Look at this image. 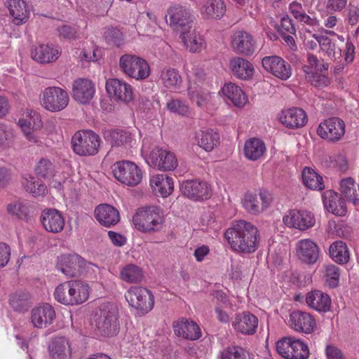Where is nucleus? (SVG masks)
Returning a JSON list of instances; mask_svg holds the SVG:
<instances>
[{"label": "nucleus", "instance_id": "nucleus-1", "mask_svg": "<svg viewBox=\"0 0 359 359\" xmlns=\"http://www.w3.org/2000/svg\"><path fill=\"white\" fill-rule=\"evenodd\" d=\"M224 237L231 249L237 252L250 254L258 248L259 232L257 226L245 220L234 221Z\"/></svg>", "mask_w": 359, "mask_h": 359}, {"label": "nucleus", "instance_id": "nucleus-2", "mask_svg": "<svg viewBox=\"0 0 359 359\" xmlns=\"http://www.w3.org/2000/svg\"><path fill=\"white\" fill-rule=\"evenodd\" d=\"M72 147L74 153L81 156H93L97 154L100 137L91 130L76 132L72 137Z\"/></svg>", "mask_w": 359, "mask_h": 359}, {"label": "nucleus", "instance_id": "nucleus-3", "mask_svg": "<svg viewBox=\"0 0 359 359\" xmlns=\"http://www.w3.org/2000/svg\"><path fill=\"white\" fill-rule=\"evenodd\" d=\"M118 310L116 305L107 303L101 306L96 325L102 335L111 337L118 332Z\"/></svg>", "mask_w": 359, "mask_h": 359}, {"label": "nucleus", "instance_id": "nucleus-4", "mask_svg": "<svg viewBox=\"0 0 359 359\" xmlns=\"http://www.w3.org/2000/svg\"><path fill=\"white\" fill-rule=\"evenodd\" d=\"M111 168L114 177L125 185L135 187L142 181V172L132 161L123 160L116 162Z\"/></svg>", "mask_w": 359, "mask_h": 359}, {"label": "nucleus", "instance_id": "nucleus-5", "mask_svg": "<svg viewBox=\"0 0 359 359\" xmlns=\"http://www.w3.org/2000/svg\"><path fill=\"white\" fill-rule=\"evenodd\" d=\"M119 66L126 74L137 80L144 79L150 74L147 62L135 55H122L119 60Z\"/></svg>", "mask_w": 359, "mask_h": 359}, {"label": "nucleus", "instance_id": "nucleus-6", "mask_svg": "<svg viewBox=\"0 0 359 359\" xmlns=\"http://www.w3.org/2000/svg\"><path fill=\"white\" fill-rule=\"evenodd\" d=\"M126 299L130 306L140 313L145 314L150 311L154 304V297L148 289L140 287H131L126 293Z\"/></svg>", "mask_w": 359, "mask_h": 359}, {"label": "nucleus", "instance_id": "nucleus-7", "mask_svg": "<svg viewBox=\"0 0 359 359\" xmlns=\"http://www.w3.org/2000/svg\"><path fill=\"white\" fill-rule=\"evenodd\" d=\"M68 292V295L60 296L65 305L80 304L86 302L89 296V287L87 283L79 280H69L68 284L59 288V293Z\"/></svg>", "mask_w": 359, "mask_h": 359}, {"label": "nucleus", "instance_id": "nucleus-8", "mask_svg": "<svg viewBox=\"0 0 359 359\" xmlns=\"http://www.w3.org/2000/svg\"><path fill=\"white\" fill-rule=\"evenodd\" d=\"M156 208H148L139 210L133 217V222L138 231L144 233L158 231L162 227V219L158 213L154 212Z\"/></svg>", "mask_w": 359, "mask_h": 359}, {"label": "nucleus", "instance_id": "nucleus-9", "mask_svg": "<svg viewBox=\"0 0 359 359\" xmlns=\"http://www.w3.org/2000/svg\"><path fill=\"white\" fill-rule=\"evenodd\" d=\"M69 100L67 92L60 87H48L43 91L42 106L50 111H60L67 107Z\"/></svg>", "mask_w": 359, "mask_h": 359}, {"label": "nucleus", "instance_id": "nucleus-10", "mask_svg": "<svg viewBox=\"0 0 359 359\" xmlns=\"http://www.w3.org/2000/svg\"><path fill=\"white\" fill-rule=\"evenodd\" d=\"M169 17V20L166 19V22H169L170 27L175 29L188 27L191 28L190 24L193 22V15L191 10L181 4H172L167 10L165 18Z\"/></svg>", "mask_w": 359, "mask_h": 359}, {"label": "nucleus", "instance_id": "nucleus-11", "mask_svg": "<svg viewBox=\"0 0 359 359\" xmlns=\"http://www.w3.org/2000/svg\"><path fill=\"white\" fill-rule=\"evenodd\" d=\"M86 266V260L76 254L60 255L56 264L57 269L68 277L80 276Z\"/></svg>", "mask_w": 359, "mask_h": 359}, {"label": "nucleus", "instance_id": "nucleus-12", "mask_svg": "<svg viewBox=\"0 0 359 359\" xmlns=\"http://www.w3.org/2000/svg\"><path fill=\"white\" fill-rule=\"evenodd\" d=\"M345 133V123L338 117H332L321 123L317 128V134L329 142H337Z\"/></svg>", "mask_w": 359, "mask_h": 359}, {"label": "nucleus", "instance_id": "nucleus-13", "mask_svg": "<svg viewBox=\"0 0 359 359\" xmlns=\"http://www.w3.org/2000/svg\"><path fill=\"white\" fill-rule=\"evenodd\" d=\"M180 191L184 196L194 201L207 200L212 195V189L209 184L198 180L182 182Z\"/></svg>", "mask_w": 359, "mask_h": 359}, {"label": "nucleus", "instance_id": "nucleus-14", "mask_svg": "<svg viewBox=\"0 0 359 359\" xmlns=\"http://www.w3.org/2000/svg\"><path fill=\"white\" fill-rule=\"evenodd\" d=\"M283 222L290 228L304 231L314 226L316 219L311 212L294 209L289 210L285 214Z\"/></svg>", "mask_w": 359, "mask_h": 359}, {"label": "nucleus", "instance_id": "nucleus-15", "mask_svg": "<svg viewBox=\"0 0 359 359\" xmlns=\"http://www.w3.org/2000/svg\"><path fill=\"white\" fill-rule=\"evenodd\" d=\"M231 46L238 54L250 56L256 50V41L245 30H237L231 36Z\"/></svg>", "mask_w": 359, "mask_h": 359}, {"label": "nucleus", "instance_id": "nucleus-16", "mask_svg": "<svg viewBox=\"0 0 359 359\" xmlns=\"http://www.w3.org/2000/svg\"><path fill=\"white\" fill-rule=\"evenodd\" d=\"M106 90L108 94L116 100L128 103L133 98L131 86L118 79H110L106 82Z\"/></svg>", "mask_w": 359, "mask_h": 359}, {"label": "nucleus", "instance_id": "nucleus-17", "mask_svg": "<svg viewBox=\"0 0 359 359\" xmlns=\"http://www.w3.org/2000/svg\"><path fill=\"white\" fill-rule=\"evenodd\" d=\"M149 158L152 165L158 170L169 171L177 166V161L173 153L156 147L151 150Z\"/></svg>", "mask_w": 359, "mask_h": 359}, {"label": "nucleus", "instance_id": "nucleus-18", "mask_svg": "<svg viewBox=\"0 0 359 359\" xmlns=\"http://www.w3.org/2000/svg\"><path fill=\"white\" fill-rule=\"evenodd\" d=\"M278 119L283 126L290 129L303 127L308 121L306 112L299 107L283 110L278 114Z\"/></svg>", "mask_w": 359, "mask_h": 359}, {"label": "nucleus", "instance_id": "nucleus-19", "mask_svg": "<svg viewBox=\"0 0 359 359\" xmlns=\"http://www.w3.org/2000/svg\"><path fill=\"white\" fill-rule=\"evenodd\" d=\"M262 62L267 72L282 80H287L291 76L290 65L278 56L264 57Z\"/></svg>", "mask_w": 359, "mask_h": 359}, {"label": "nucleus", "instance_id": "nucleus-20", "mask_svg": "<svg viewBox=\"0 0 359 359\" xmlns=\"http://www.w3.org/2000/svg\"><path fill=\"white\" fill-rule=\"evenodd\" d=\"M72 93L73 97L76 102L88 104L95 95V85L89 79H78L73 83Z\"/></svg>", "mask_w": 359, "mask_h": 359}, {"label": "nucleus", "instance_id": "nucleus-21", "mask_svg": "<svg viewBox=\"0 0 359 359\" xmlns=\"http://www.w3.org/2000/svg\"><path fill=\"white\" fill-rule=\"evenodd\" d=\"M40 220L43 228L48 232L57 233L64 229L65 219L57 210H44L41 214Z\"/></svg>", "mask_w": 359, "mask_h": 359}, {"label": "nucleus", "instance_id": "nucleus-22", "mask_svg": "<svg viewBox=\"0 0 359 359\" xmlns=\"http://www.w3.org/2000/svg\"><path fill=\"white\" fill-rule=\"evenodd\" d=\"M55 312L49 304H43L32 310L31 321L37 328L46 327L53 323Z\"/></svg>", "mask_w": 359, "mask_h": 359}, {"label": "nucleus", "instance_id": "nucleus-23", "mask_svg": "<svg viewBox=\"0 0 359 359\" xmlns=\"http://www.w3.org/2000/svg\"><path fill=\"white\" fill-rule=\"evenodd\" d=\"M95 217L99 223L107 228L116 225L120 221L118 210L109 204H100L95 209Z\"/></svg>", "mask_w": 359, "mask_h": 359}, {"label": "nucleus", "instance_id": "nucleus-24", "mask_svg": "<svg viewBox=\"0 0 359 359\" xmlns=\"http://www.w3.org/2000/svg\"><path fill=\"white\" fill-rule=\"evenodd\" d=\"M290 319L292 327L297 331L305 334H310L313 332L316 326V320L309 313L302 311H293Z\"/></svg>", "mask_w": 359, "mask_h": 359}, {"label": "nucleus", "instance_id": "nucleus-25", "mask_svg": "<svg viewBox=\"0 0 359 359\" xmlns=\"http://www.w3.org/2000/svg\"><path fill=\"white\" fill-rule=\"evenodd\" d=\"M229 68L232 74L241 80L251 79L255 72L253 65L241 57L231 58L229 61Z\"/></svg>", "mask_w": 359, "mask_h": 359}, {"label": "nucleus", "instance_id": "nucleus-26", "mask_svg": "<svg viewBox=\"0 0 359 359\" xmlns=\"http://www.w3.org/2000/svg\"><path fill=\"white\" fill-rule=\"evenodd\" d=\"M299 259L306 264H314L319 257L318 245L309 239L301 240L297 245Z\"/></svg>", "mask_w": 359, "mask_h": 359}, {"label": "nucleus", "instance_id": "nucleus-27", "mask_svg": "<svg viewBox=\"0 0 359 359\" xmlns=\"http://www.w3.org/2000/svg\"><path fill=\"white\" fill-rule=\"evenodd\" d=\"M306 303L310 308L318 312L326 313L330 309L331 298L327 294L316 290L306 294Z\"/></svg>", "mask_w": 359, "mask_h": 359}, {"label": "nucleus", "instance_id": "nucleus-28", "mask_svg": "<svg viewBox=\"0 0 359 359\" xmlns=\"http://www.w3.org/2000/svg\"><path fill=\"white\" fill-rule=\"evenodd\" d=\"M325 208L332 214L343 216L346 213V206L341 196L332 190H327L323 194Z\"/></svg>", "mask_w": 359, "mask_h": 359}, {"label": "nucleus", "instance_id": "nucleus-29", "mask_svg": "<svg viewBox=\"0 0 359 359\" xmlns=\"http://www.w3.org/2000/svg\"><path fill=\"white\" fill-rule=\"evenodd\" d=\"M175 333L184 339L194 341L201 337L199 326L193 320L182 319L173 325Z\"/></svg>", "mask_w": 359, "mask_h": 359}, {"label": "nucleus", "instance_id": "nucleus-30", "mask_svg": "<svg viewBox=\"0 0 359 359\" xmlns=\"http://www.w3.org/2000/svg\"><path fill=\"white\" fill-rule=\"evenodd\" d=\"M258 325L257 318L250 312L237 314L233 326L238 332L245 334H252Z\"/></svg>", "mask_w": 359, "mask_h": 359}, {"label": "nucleus", "instance_id": "nucleus-31", "mask_svg": "<svg viewBox=\"0 0 359 359\" xmlns=\"http://www.w3.org/2000/svg\"><path fill=\"white\" fill-rule=\"evenodd\" d=\"M50 359H71L69 341L64 337L54 338L48 346Z\"/></svg>", "mask_w": 359, "mask_h": 359}, {"label": "nucleus", "instance_id": "nucleus-32", "mask_svg": "<svg viewBox=\"0 0 359 359\" xmlns=\"http://www.w3.org/2000/svg\"><path fill=\"white\" fill-rule=\"evenodd\" d=\"M60 52L57 47L41 44L32 49V57L40 63H49L55 61L60 56Z\"/></svg>", "mask_w": 359, "mask_h": 359}, {"label": "nucleus", "instance_id": "nucleus-33", "mask_svg": "<svg viewBox=\"0 0 359 359\" xmlns=\"http://www.w3.org/2000/svg\"><path fill=\"white\" fill-rule=\"evenodd\" d=\"M7 4L14 24L20 25L27 21L29 11L23 0H8Z\"/></svg>", "mask_w": 359, "mask_h": 359}, {"label": "nucleus", "instance_id": "nucleus-34", "mask_svg": "<svg viewBox=\"0 0 359 359\" xmlns=\"http://www.w3.org/2000/svg\"><path fill=\"white\" fill-rule=\"evenodd\" d=\"M150 184L154 191L159 194L163 198L170 196L174 189L173 180L167 175L162 174L153 176L150 180Z\"/></svg>", "mask_w": 359, "mask_h": 359}, {"label": "nucleus", "instance_id": "nucleus-35", "mask_svg": "<svg viewBox=\"0 0 359 359\" xmlns=\"http://www.w3.org/2000/svg\"><path fill=\"white\" fill-rule=\"evenodd\" d=\"M340 191L348 202L355 206L359 205V184L353 178L346 177L341 180Z\"/></svg>", "mask_w": 359, "mask_h": 359}, {"label": "nucleus", "instance_id": "nucleus-36", "mask_svg": "<svg viewBox=\"0 0 359 359\" xmlns=\"http://www.w3.org/2000/svg\"><path fill=\"white\" fill-rule=\"evenodd\" d=\"M226 12L223 0H208L202 8L201 13L207 19H220Z\"/></svg>", "mask_w": 359, "mask_h": 359}, {"label": "nucleus", "instance_id": "nucleus-37", "mask_svg": "<svg viewBox=\"0 0 359 359\" xmlns=\"http://www.w3.org/2000/svg\"><path fill=\"white\" fill-rule=\"evenodd\" d=\"M180 38L186 48L191 53H198L203 48L204 40L195 30L182 31Z\"/></svg>", "mask_w": 359, "mask_h": 359}, {"label": "nucleus", "instance_id": "nucleus-38", "mask_svg": "<svg viewBox=\"0 0 359 359\" xmlns=\"http://www.w3.org/2000/svg\"><path fill=\"white\" fill-rule=\"evenodd\" d=\"M265 151V143L259 138H250L245 143L244 154L245 157L250 160H258L264 155Z\"/></svg>", "mask_w": 359, "mask_h": 359}, {"label": "nucleus", "instance_id": "nucleus-39", "mask_svg": "<svg viewBox=\"0 0 359 359\" xmlns=\"http://www.w3.org/2000/svg\"><path fill=\"white\" fill-rule=\"evenodd\" d=\"M198 144L207 151H212L219 144V135L212 129L201 130L196 135Z\"/></svg>", "mask_w": 359, "mask_h": 359}, {"label": "nucleus", "instance_id": "nucleus-40", "mask_svg": "<svg viewBox=\"0 0 359 359\" xmlns=\"http://www.w3.org/2000/svg\"><path fill=\"white\" fill-rule=\"evenodd\" d=\"M222 92L235 106L242 107L247 102V97L244 92L240 87L233 83L224 85Z\"/></svg>", "mask_w": 359, "mask_h": 359}, {"label": "nucleus", "instance_id": "nucleus-41", "mask_svg": "<svg viewBox=\"0 0 359 359\" xmlns=\"http://www.w3.org/2000/svg\"><path fill=\"white\" fill-rule=\"evenodd\" d=\"M330 255L333 261L336 263L344 264L348 262L350 254L346 244L341 241H337L334 242L330 246Z\"/></svg>", "mask_w": 359, "mask_h": 359}, {"label": "nucleus", "instance_id": "nucleus-42", "mask_svg": "<svg viewBox=\"0 0 359 359\" xmlns=\"http://www.w3.org/2000/svg\"><path fill=\"white\" fill-rule=\"evenodd\" d=\"M188 96L191 102L200 108L205 107L210 100V92L199 86H190Z\"/></svg>", "mask_w": 359, "mask_h": 359}, {"label": "nucleus", "instance_id": "nucleus-43", "mask_svg": "<svg viewBox=\"0 0 359 359\" xmlns=\"http://www.w3.org/2000/svg\"><path fill=\"white\" fill-rule=\"evenodd\" d=\"M302 180L304 184L313 190H323L325 185L323 177L311 168H305L302 171Z\"/></svg>", "mask_w": 359, "mask_h": 359}, {"label": "nucleus", "instance_id": "nucleus-44", "mask_svg": "<svg viewBox=\"0 0 359 359\" xmlns=\"http://www.w3.org/2000/svg\"><path fill=\"white\" fill-rule=\"evenodd\" d=\"M312 36L318 41L321 50L325 52L330 58L335 60L340 57L341 50L339 49L338 50H337L336 44L332 42L330 38L316 34H313Z\"/></svg>", "mask_w": 359, "mask_h": 359}, {"label": "nucleus", "instance_id": "nucleus-45", "mask_svg": "<svg viewBox=\"0 0 359 359\" xmlns=\"http://www.w3.org/2000/svg\"><path fill=\"white\" fill-rule=\"evenodd\" d=\"M104 138L112 147L122 146L131 140L130 133L122 129H114L105 131Z\"/></svg>", "mask_w": 359, "mask_h": 359}, {"label": "nucleus", "instance_id": "nucleus-46", "mask_svg": "<svg viewBox=\"0 0 359 359\" xmlns=\"http://www.w3.org/2000/svg\"><path fill=\"white\" fill-rule=\"evenodd\" d=\"M22 184L25 189L34 197L44 196L47 191L45 184L35 177L24 178Z\"/></svg>", "mask_w": 359, "mask_h": 359}, {"label": "nucleus", "instance_id": "nucleus-47", "mask_svg": "<svg viewBox=\"0 0 359 359\" xmlns=\"http://www.w3.org/2000/svg\"><path fill=\"white\" fill-rule=\"evenodd\" d=\"M29 294L24 292H17L11 295L9 304L14 311L18 312H25L31 306L29 302Z\"/></svg>", "mask_w": 359, "mask_h": 359}, {"label": "nucleus", "instance_id": "nucleus-48", "mask_svg": "<svg viewBox=\"0 0 359 359\" xmlns=\"http://www.w3.org/2000/svg\"><path fill=\"white\" fill-rule=\"evenodd\" d=\"M121 278L128 283H140L143 273L141 268L135 264H128L121 271Z\"/></svg>", "mask_w": 359, "mask_h": 359}, {"label": "nucleus", "instance_id": "nucleus-49", "mask_svg": "<svg viewBox=\"0 0 359 359\" xmlns=\"http://www.w3.org/2000/svg\"><path fill=\"white\" fill-rule=\"evenodd\" d=\"M103 37L106 43L111 46L120 47L124 43V36L117 27H106L103 32Z\"/></svg>", "mask_w": 359, "mask_h": 359}, {"label": "nucleus", "instance_id": "nucleus-50", "mask_svg": "<svg viewBox=\"0 0 359 359\" xmlns=\"http://www.w3.org/2000/svg\"><path fill=\"white\" fill-rule=\"evenodd\" d=\"M242 205L248 213L253 215H257L263 211L256 194L246 193L242 198Z\"/></svg>", "mask_w": 359, "mask_h": 359}, {"label": "nucleus", "instance_id": "nucleus-51", "mask_svg": "<svg viewBox=\"0 0 359 359\" xmlns=\"http://www.w3.org/2000/svg\"><path fill=\"white\" fill-rule=\"evenodd\" d=\"M31 205L25 201H17L15 203L8 205V212L16 215L21 219H28L30 213Z\"/></svg>", "mask_w": 359, "mask_h": 359}, {"label": "nucleus", "instance_id": "nucleus-52", "mask_svg": "<svg viewBox=\"0 0 359 359\" xmlns=\"http://www.w3.org/2000/svg\"><path fill=\"white\" fill-rule=\"evenodd\" d=\"M309 355V348L301 340L293 338L288 359H306Z\"/></svg>", "mask_w": 359, "mask_h": 359}, {"label": "nucleus", "instance_id": "nucleus-53", "mask_svg": "<svg viewBox=\"0 0 359 359\" xmlns=\"http://www.w3.org/2000/svg\"><path fill=\"white\" fill-rule=\"evenodd\" d=\"M35 172L38 177L50 178L54 175L55 167L47 158H41L35 167Z\"/></svg>", "mask_w": 359, "mask_h": 359}, {"label": "nucleus", "instance_id": "nucleus-54", "mask_svg": "<svg viewBox=\"0 0 359 359\" xmlns=\"http://www.w3.org/2000/svg\"><path fill=\"white\" fill-rule=\"evenodd\" d=\"M161 78L165 86L167 88L175 87L179 86L182 82L181 76L178 72L173 69H168L165 71H163Z\"/></svg>", "mask_w": 359, "mask_h": 359}, {"label": "nucleus", "instance_id": "nucleus-55", "mask_svg": "<svg viewBox=\"0 0 359 359\" xmlns=\"http://www.w3.org/2000/svg\"><path fill=\"white\" fill-rule=\"evenodd\" d=\"M166 107L170 111L181 116H187L190 112L185 102L179 99H170L167 102Z\"/></svg>", "mask_w": 359, "mask_h": 359}, {"label": "nucleus", "instance_id": "nucleus-56", "mask_svg": "<svg viewBox=\"0 0 359 359\" xmlns=\"http://www.w3.org/2000/svg\"><path fill=\"white\" fill-rule=\"evenodd\" d=\"M340 271L335 265L330 264L325 267L326 282L330 287H336L339 284Z\"/></svg>", "mask_w": 359, "mask_h": 359}, {"label": "nucleus", "instance_id": "nucleus-57", "mask_svg": "<svg viewBox=\"0 0 359 359\" xmlns=\"http://www.w3.org/2000/svg\"><path fill=\"white\" fill-rule=\"evenodd\" d=\"M221 359H246V355L243 348L231 346L222 351Z\"/></svg>", "mask_w": 359, "mask_h": 359}, {"label": "nucleus", "instance_id": "nucleus-58", "mask_svg": "<svg viewBox=\"0 0 359 359\" xmlns=\"http://www.w3.org/2000/svg\"><path fill=\"white\" fill-rule=\"evenodd\" d=\"M293 338L292 337H284L276 343V351L283 358L288 359L290 347L292 346Z\"/></svg>", "mask_w": 359, "mask_h": 359}, {"label": "nucleus", "instance_id": "nucleus-59", "mask_svg": "<svg viewBox=\"0 0 359 359\" xmlns=\"http://www.w3.org/2000/svg\"><path fill=\"white\" fill-rule=\"evenodd\" d=\"M307 81L309 82L312 86L317 88H324L327 86L330 81L327 76L322 74H319L316 72L314 74H309L307 76Z\"/></svg>", "mask_w": 359, "mask_h": 359}, {"label": "nucleus", "instance_id": "nucleus-60", "mask_svg": "<svg viewBox=\"0 0 359 359\" xmlns=\"http://www.w3.org/2000/svg\"><path fill=\"white\" fill-rule=\"evenodd\" d=\"M58 35L60 38L66 40H73L78 37V31L75 27L64 25L57 27Z\"/></svg>", "mask_w": 359, "mask_h": 359}, {"label": "nucleus", "instance_id": "nucleus-61", "mask_svg": "<svg viewBox=\"0 0 359 359\" xmlns=\"http://www.w3.org/2000/svg\"><path fill=\"white\" fill-rule=\"evenodd\" d=\"M13 134L6 125L0 123V146L7 147L12 144Z\"/></svg>", "mask_w": 359, "mask_h": 359}, {"label": "nucleus", "instance_id": "nucleus-62", "mask_svg": "<svg viewBox=\"0 0 359 359\" xmlns=\"http://www.w3.org/2000/svg\"><path fill=\"white\" fill-rule=\"evenodd\" d=\"M24 135L32 143L39 142L38 137L34 135V130L31 128V123L26 120H20L18 123Z\"/></svg>", "mask_w": 359, "mask_h": 359}, {"label": "nucleus", "instance_id": "nucleus-63", "mask_svg": "<svg viewBox=\"0 0 359 359\" xmlns=\"http://www.w3.org/2000/svg\"><path fill=\"white\" fill-rule=\"evenodd\" d=\"M278 31L280 33L285 32L290 34H295L296 29L292 23V19L288 15H285L281 18L280 27Z\"/></svg>", "mask_w": 359, "mask_h": 359}, {"label": "nucleus", "instance_id": "nucleus-64", "mask_svg": "<svg viewBox=\"0 0 359 359\" xmlns=\"http://www.w3.org/2000/svg\"><path fill=\"white\" fill-rule=\"evenodd\" d=\"M325 353L327 359H345L342 351L333 345L327 346Z\"/></svg>", "mask_w": 359, "mask_h": 359}]
</instances>
